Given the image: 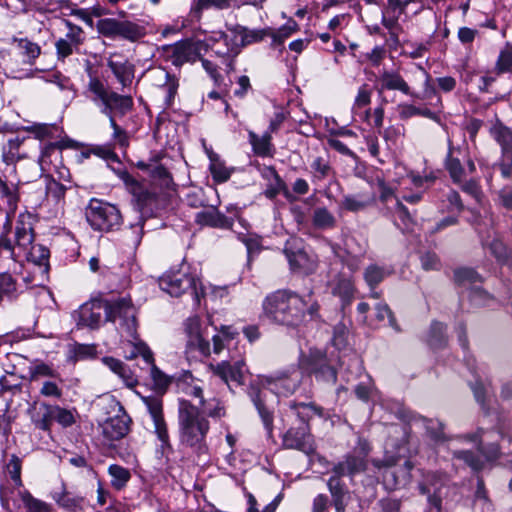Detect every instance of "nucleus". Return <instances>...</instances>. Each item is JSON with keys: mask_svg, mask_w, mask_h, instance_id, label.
Returning a JSON list of instances; mask_svg holds the SVG:
<instances>
[{"mask_svg": "<svg viewBox=\"0 0 512 512\" xmlns=\"http://www.w3.org/2000/svg\"><path fill=\"white\" fill-rule=\"evenodd\" d=\"M210 422L200 407L189 400L180 399L178 404V431L181 445L190 448L198 455L208 450L206 438Z\"/></svg>", "mask_w": 512, "mask_h": 512, "instance_id": "obj_1", "label": "nucleus"}, {"mask_svg": "<svg viewBox=\"0 0 512 512\" xmlns=\"http://www.w3.org/2000/svg\"><path fill=\"white\" fill-rule=\"evenodd\" d=\"M305 300L290 290H277L263 301L264 315L271 321L290 327L298 326L304 319Z\"/></svg>", "mask_w": 512, "mask_h": 512, "instance_id": "obj_2", "label": "nucleus"}, {"mask_svg": "<svg viewBox=\"0 0 512 512\" xmlns=\"http://www.w3.org/2000/svg\"><path fill=\"white\" fill-rule=\"evenodd\" d=\"M90 99L101 108V112L108 116L113 113L125 115L133 107L131 96L120 95L110 91L98 78H91L88 83Z\"/></svg>", "mask_w": 512, "mask_h": 512, "instance_id": "obj_3", "label": "nucleus"}, {"mask_svg": "<svg viewBox=\"0 0 512 512\" xmlns=\"http://www.w3.org/2000/svg\"><path fill=\"white\" fill-rule=\"evenodd\" d=\"M85 215L96 231L110 232L118 229L122 223L120 210L115 205L95 198L90 200Z\"/></svg>", "mask_w": 512, "mask_h": 512, "instance_id": "obj_4", "label": "nucleus"}, {"mask_svg": "<svg viewBox=\"0 0 512 512\" xmlns=\"http://www.w3.org/2000/svg\"><path fill=\"white\" fill-rule=\"evenodd\" d=\"M137 310L130 297L107 300V321H119L120 329L128 336L137 339Z\"/></svg>", "mask_w": 512, "mask_h": 512, "instance_id": "obj_5", "label": "nucleus"}, {"mask_svg": "<svg viewBox=\"0 0 512 512\" xmlns=\"http://www.w3.org/2000/svg\"><path fill=\"white\" fill-rule=\"evenodd\" d=\"M108 407L111 415L100 424V427L104 439L107 442L112 443L114 441H119L128 435L132 420L119 401L111 399Z\"/></svg>", "mask_w": 512, "mask_h": 512, "instance_id": "obj_6", "label": "nucleus"}, {"mask_svg": "<svg viewBox=\"0 0 512 512\" xmlns=\"http://www.w3.org/2000/svg\"><path fill=\"white\" fill-rule=\"evenodd\" d=\"M196 285V278L181 270L167 272L159 279V287L169 295L179 297L183 293L190 292L198 303L199 293Z\"/></svg>", "mask_w": 512, "mask_h": 512, "instance_id": "obj_7", "label": "nucleus"}, {"mask_svg": "<svg viewBox=\"0 0 512 512\" xmlns=\"http://www.w3.org/2000/svg\"><path fill=\"white\" fill-rule=\"evenodd\" d=\"M284 254L290 268L304 274H310L316 269V260L311 256L300 238H289L284 246Z\"/></svg>", "mask_w": 512, "mask_h": 512, "instance_id": "obj_8", "label": "nucleus"}, {"mask_svg": "<svg viewBox=\"0 0 512 512\" xmlns=\"http://www.w3.org/2000/svg\"><path fill=\"white\" fill-rule=\"evenodd\" d=\"M202 43L200 41L182 40L172 45L162 47V55L174 66L180 67L185 63L195 62L201 55Z\"/></svg>", "mask_w": 512, "mask_h": 512, "instance_id": "obj_9", "label": "nucleus"}, {"mask_svg": "<svg viewBox=\"0 0 512 512\" xmlns=\"http://www.w3.org/2000/svg\"><path fill=\"white\" fill-rule=\"evenodd\" d=\"M300 367L318 380L327 383H336V370L328 363L326 354L317 349H311L309 354L300 359Z\"/></svg>", "mask_w": 512, "mask_h": 512, "instance_id": "obj_10", "label": "nucleus"}, {"mask_svg": "<svg viewBox=\"0 0 512 512\" xmlns=\"http://www.w3.org/2000/svg\"><path fill=\"white\" fill-rule=\"evenodd\" d=\"M67 31L63 37L55 42L56 56L58 60H65L73 53L78 52L84 44L86 36L84 30L70 20L62 19Z\"/></svg>", "mask_w": 512, "mask_h": 512, "instance_id": "obj_11", "label": "nucleus"}, {"mask_svg": "<svg viewBox=\"0 0 512 512\" xmlns=\"http://www.w3.org/2000/svg\"><path fill=\"white\" fill-rule=\"evenodd\" d=\"M372 463L378 469L386 468L383 473V482L389 489H397L410 481L413 464L408 460L402 466L395 467L394 469L392 467L395 466L396 460L393 457L385 460L374 459Z\"/></svg>", "mask_w": 512, "mask_h": 512, "instance_id": "obj_12", "label": "nucleus"}, {"mask_svg": "<svg viewBox=\"0 0 512 512\" xmlns=\"http://www.w3.org/2000/svg\"><path fill=\"white\" fill-rule=\"evenodd\" d=\"M103 312L107 321V300L93 299L84 303L74 314L77 326L98 329L102 323Z\"/></svg>", "mask_w": 512, "mask_h": 512, "instance_id": "obj_13", "label": "nucleus"}, {"mask_svg": "<svg viewBox=\"0 0 512 512\" xmlns=\"http://www.w3.org/2000/svg\"><path fill=\"white\" fill-rule=\"evenodd\" d=\"M282 444L287 449H295L306 455H312L316 450L308 425L290 428L284 434Z\"/></svg>", "mask_w": 512, "mask_h": 512, "instance_id": "obj_14", "label": "nucleus"}, {"mask_svg": "<svg viewBox=\"0 0 512 512\" xmlns=\"http://www.w3.org/2000/svg\"><path fill=\"white\" fill-rule=\"evenodd\" d=\"M460 155H462V152L459 148L456 149L449 145L448 154L445 159V168L448 171L452 181L456 184L462 183L465 180L467 174H473L476 171L474 161L470 157H465L463 155V158L467 164V169H465L459 158Z\"/></svg>", "mask_w": 512, "mask_h": 512, "instance_id": "obj_15", "label": "nucleus"}, {"mask_svg": "<svg viewBox=\"0 0 512 512\" xmlns=\"http://www.w3.org/2000/svg\"><path fill=\"white\" fill-rule=\"evenodd\" d=\"M145 403L154 423L155 433L163 448H171L166 422L163 418L162 401L158 397H144Z\"/></svg>", "mask_w": 512, "mask_h": 512, "instance_id": "obj_16", "label": "nucleus"}, {"mask_svg": "<svg viewBox=\"0 0 512 512\" xmlns=\"http://www.w3.org/2000/svg\"><path fill=\"white\" fill-rule=\"evenodd\" d=\"M301 382V374L296 368L276 373L274 376L266 378V383L271 385L277 393L290 395L296 391Z\"/></svg>", "mask_w": 512, "mask_h": 512, "instance_id": "obj_17", "label": "nucleus"}, {"mask_svg": "<svg viewBox=\"0 0 512 512\" xmlns=\"http://www.w3.org/2000/svg\"><path fill=\"white\" fill-rule=\"evenodd\" d=\"M243 360H238L231 364L228 361H222L218 364H210L209 370L214 376L219 377L229 387L231 383L241 385L243 383Z\"/></svg>", "mask_w": 512, "mask_h": 512, "instance_id": "obj_18", "label": "nucleus"}, {"mask_svg": "<svg viewBox=\"0 0 512 512\" xmlns=\"http://www.w3.org/2000/svg\"><path fill=\"white\" fill-rule=\"evenodd\" d=\"M328 287L334 296H337L341 299L343 305H348L351 303L355 293V287L351 274L343 271L335 274L328 281Z\"/></svg>", "mask_w": 512, "mask_h": 512, "instance_id": "obj_19", "label": "nucleus"}, {"mask_svg": "<svg viewBox=\"0 0 512 512\" xmlns=\"http://www.w3.org/2000/svg\"><path fill=\"white\" fill-rule=\"evenodd\" d=\"M36 429L50 432L53 423V405L46 402H33L27 410Z\"/></svg>", "mask_w": 512, "mask_h": 512, "instance_id": "obj_20", "label": "nucleus"}, {"mask_svg": "<svg viewBox=\"0 0 512 512\" xmlns=\"http://www.w3.org/2000/svg\"><path fill=\"white\" fill-rule=\"evenodd\" d=\"M12 44L15 47L14 56L21 58L25 65L32 66L41 54V47L28 38H12Z\"/></svg>", "mask_w": 512, "mask_h": 512, "instance_id": "obj_21", "label": "nucleus"}, {"mask_svg": "<svg viewBox=\"0 0 512 512\" xmlns=\"http://www.w3.org/2000/svg\"><path fill=\"white\" fill-rule=\"evenodd\" d=\"M380 91L393 90L400 91L405 95L411 97H418V94L414 93L405 79L397 71L384 70L380 77Z\"/></svg>", "mask_w": 512, "mask_h": 512, "instance_id": "obj_22", "label": "nucleus"}, {"mask_svg": "<svg viewBox=\"0 0 512 512\" xmlns=\"http://www.w3.org/2000/svg\"><path fill=\"white\" fill-rule=\"evenodd\" d=\"M195 221L202 226L222 229H230L233 225L231 218L226 217L214 207H209L196 213Z\"/></svg>", "mask_w": 512, "mask_h": 512, "instance_id": "obj_23", "label": "nucleus"}, {"mask_svg": "<svg viewBox=\"0 0 512 512\" xmlns=\"http://www.w3.org/2000/svg\"><path fill=\"white\" fill-rule=\"evenodd\" d=\"M153 77L165 94L166 106H171L179 87L178 79L163 68L156 69L153 72Z\"/></svg>", "mask_w": 512, "mask_h": 512, "instance_id": "obj_24", "label": "nucleus"}, {"mask_svg": "<svg viewBox=\"0 0 512 512\" xmlns=\"http://www.w3.org/2000/svg\"><path fill=\"white\" fill-rule=\"evenodd\" d=\"M248 394L252 402L254 403L265 428L271 432L273 426V415L271 411L266 407L264 398L265 392L259 388L256 384H251L248 389Z\"/></svg>", "mask_w": 512, "mask_h": 512, "instance_id": "obj_25", "label": "nucleus"}, {"mask_svg": "<svg viewBox=\"0 0 512 512\" xmlns=\"http://www.w3.org/2000/svg\"><path fill=\"white\" fill-rule=\"evenodd\" d=\"M15 497L12 499L15 507L23 505L27 512H50V507L47 503L37 498H34L27 490L18 489Z\"/></svg>", "mask_w": 512, "mask_h": 512, "instance_id": "obj_26", "label": "nucleus"}, {"mask_svg": "<svg viewBox=\"0 0 512 512\" xmlns=\"http://www.w3.org/2000/svg\"><path fill=\"white\" fill-rule=\"evenodd\" d=\"M341 476L335 474L330 477L327 486L329 492L332 496L333 505L335 507L336 512H345L346 509V501L345 498L347 496V490L344 488L342 481L340 480Z\"/></svg>", "mask_w": 512, "mask_h": 512, "instance_id": "obj_27", "label": "nucleus"}, {"mask_svg": "<svg viewBox=\"0 0 512 512\" xmlns=\"http://www.w3.org/2000/svg\"><path fill=\"white\" fill-rule=\"evenodd\" d=\"M366 463L364 457L349 455L344 461L339 462L333 468V472L338 476H353L356 473L364 471Z\"/></svg>", "mask_w": 512, "mask_h": 512, "instance_id": "obj_28", "label": "nucleus"}, {"mask_svg": "<svg viewBox=\"0 0 512 512\" xmlns=\"http://www.w3.org/2000/svg\"><path fill=\"white\" fill-rule=\"evenodd\" d=\"M102 361L112 372L123 380L128 388H133L137 385V379L122 361L113 357H104Z\"/></svg>", "mask_w": 512, "mask_h": 512, "instance_id": "obj_29", "label": "nucleus"}, {"mask_svg": "<svg viewBox=\"0 0 512 512\" xmlns=\"http://www.w3.org/2000/svg\"><path fill=\"white\" fill-rule=\"evenodd\" d=\"M232 7H239L237 0H197L191 8V13L200 18L204 10H227Z\"/></svg>", "mask_w": 512, "mask_h": 512, "instance_id": "obj_30", "label": "nucleus"}, {"mask_svg": "<svg viewBox=\"0 0 512 512\" xmlns=\"http://www.w3.org/2000/svg\"><path fill=\"white\" fill-rule=\"evenodd\" d=\"M229 30L233 34L241 37L242 46H246V45H249V44H252L255 42H259V41L263 40L269 34L268 28L251 30V29H248L241 25H235V26L229 28Z\"/></svg>", "mask_w": 512, "mask_h": 512, "instance_id": "obj_31", "label": "nucleus"}, {"mask_svg": "<svg viewBox=\"0 0 512 512\" xmlns=\"http://www.w3.org/2000/svg\"><path fill=\"white\" fill-rule=\"evenodd\" d=\"M482 237V246L484 249L489 250L496 260L500 263H505L509 258V252L504 243L496 237H492L488 234L486 237Z\"/></svg>", "mask_w": 512, "mask_h": 512, "instance_id": "obj_32", "label": "nucleus"}, {"mask_svg": "<svg viewBox=\"0 0 512 512\" xmlns=\"http://www.w3.org/2000/svg\"><path fill=\"white\" fill-rule=\"evenodd\" d=\"M289 407L296 413L297 417L301 420V425H308L307 422L314 416H323V408L315 405L314 403H303L292 401Z\"/></svg>", "mask_w": 512, "mask_h": 512, "instance_id": "obj_33", "label": "nucleus"}, {"mask_svg": "<svg viewBox=\"0 0 512 512\" xmlns=\"http://www.w3.org/2000/svg\"><path fill=\"white\" fill-rule=\"evenodd\" d=\"M146 34L145 28L135 22L123 20L119 22L117 38H122L130 42L141 39Z\"/></svg>", "mask_w": 512, "mask_h": 512, "instance_id": "obj_34", "label": "nucleus"}, {"mask_svg": "<svg viewBox=\"0 0 512 512\" xmlns=\"http://www.w3.org/2000/svg\"><path fill=\"white\" fill-rule=\"evenodd\" d=\"M107 65L123 87L131 83L133 78V67L131 64L127 61H114L109 59Z\"/></svg>", "mask_w": 512, "mask_h": 512, "instance_id": "obj_35", "label": "nucleus"}, {"mask_svg": "<svg viewBox=\"0 0 512 512\" xmlns=\"http://www.w3.org/2000/svg\"><path fill=\"white\" fill-rule=\"evenodd\" d=\"M248 135L249 142L256 155L261 157L271 156L272 144L270 132H266L262 136H259L253 131H250Z\"/></svg>", "mask_w": 512, "mask_h": 512, "instance_id": "obj_36", "label": "nucleus"}, {"mask_svg": "<svg viewBox=\"0 0 512 512\" xmlns=\"http://www.w3.org/2000/svg\"><path fill=\"white\" fill-rule=\"evenodd\" d=\"M17 297L16 280L8 273H0V305L3 301L12 302Z\"/></svg>", "mask_w": 512, "mask_h": 512, "instance_id": "obj_37", "label": "nucleus"}, {"mask_svg": "<svg viewBox=\"0 0 512 512\" xmlns=\"http://www.w3.org/2000/svg\"><path fill=\"white\" fill-rule=\"evenodd\" d=\"M29 380L36 381L39 378H54L58 375L57 371L49 365L39 359H35L31 362L28 368Z\"/></svg>", "mask_w": 512, "mask_h": 512, "instance_id": "obj_38", "label": "nucleus"}, {"mask_svg": "<svg viewBox=\"0 0 512 512\" xmlns=\"http://www.w3.org/2000/svg\"><path fill=\"white\" fill-rule=\"evenodd\" d=\"M312 223L317 229H330L336 224L334 215L325 207H317L313 211Z\"/></svg>", "mask_w": 512, "mask_h": 512, "instance_id": "obj_39", "label": "nucleus"}, {"mask_svg": "<svg viewBox=\"0 0 512 512\" xmlns=\"http://www.w3.org/2000/svg\"><path fill=\"white\" fill-rule=\"evenodd\" d=\"M374 201V197L364 195H347L342 200V207L351 212L364 210Z\"/></svg>", "mask_w": 512, "mask_h": 512, "instance_id": "obj_40", "label": "nucleus"}, {"mask_svg": "<svg viewBox=\"0 0 512 512\" xmlns=\"http://www.w3.org/2000/svg\"><path fill=\"white\" fill-rule=\"evenodd\" d=\"M389 274L390 273L385 268L371 264L364 271V279L370 289L373 290Z\"/></svg>", "mask_w": 512, "mask_h": 512, "instance_id": "obj_41", "label": "nucleus"}, {"mask_svg": "<svg viewBox=\"0 0 512 512\" xmlns=\"http://www.w3.org/2000/svg\"><path fill=\"white\" fill-rule=\"evenodd\" d=\"M419 420L425 427L428 436L435 443L444 442L447 438L444 434V425L432 419H427L425 417H419Z\"/></svg>", "mask_w": 512, "mask_h": 512, "instance_id": "obj_42", "label": "nucleus"}, {"mask_svg": "<svg viewBox=\"0 0 512 512\" xmlns=\"http://www.w3.org/2000/svg\"><path fill=\"white\" fill-rule=\"evenodd\" d=\"M267 173L271 174L272 181H270L267 185V188L264 191V195L268 199H274L281 191L286 190V184L274 167H267Z\"/></svg>", "mask_w": 512, "mask_h": 512, "instance_id": "obj_43", "label": "nucleus"}, {"mask_svg": "<svg viewBox=\"0 0 512 512\" xmlns=\"http://www.w3.org/2000/svg\"><path fill=\"white\" fill-rule=\"evenodd\" d=\"M108 472L111 476V485L117 490L122 489L131 477L128 469L116 464L110 465Z\"/></svg>", "mask_w": 512, "mask_h": 512, "instance_id": "obj_44", "label": "nucleus"}, {"mask_svg": "<svg viewBox=\"0 0 512 512\" xmlns=\"http://www.w3.org/2000/svg\"><path fill=\"white\" fill-rule=\"evenodd\" d=\"M237 332L233 331L230 326H221L219 333L214 335L213 341V352L220 354L226 346V342L234 339Z\"/></svg>", "mask_w": 512, "mask_h": 512, "instance_id": "obj_45", "label": "nucleus"}, {"mask_svg": "<svg viewBox=\"0 0 512 512\" xmlns=\"http://www.w3.org/2000/svg\"><path fill=\"white\" fill-rule=\"evenodd\" d=\"M210 161V171L213 179L218 183L226 182L230 178L232 170L227 168L216 155H210Z\"/></svg>", "mask_w": 512, "mask_h": 512, "instance_id": "obj_46", "label": "nucleus"}, {"mask_svg": "<svg viewBox=\"0 0 512 512\" xmlns=\"http://www.w3.org/2000/svg\"><path fill=\"white\" fill-rule=\"evenodd\" d=\"M22 144V140L19 137H15L13 139H9L7 145L3 147L2 158L6 164L14 163L21 158L22 155L19 153L20 145Z\"/></svg>", "mask_w": 512, "mask_h": 512, "instance_id": "obj_47", "label": "nucleus"}, {"mask_svg": "<svg viewBox=\"0 0 512 512\" xmlns=\"http://www.w3.org/2000/svg\"><path fill=\"white\" fill-rule=\"evenodd\" d=\"M15 238L18 247L27 248L34 240L32 228L26 226L23 222H17Z\"/></svg>", "mask_w": 512, "mask_h": 512, "instance_id": "obj_48", "label": "nucleus"}, {"mask_svg": "<svg viewBox=\"0 0 512 512\" xmlns=\"http://www.w3.org/2000/svg\"><path fill=\"white\" fill-rule=\"evenodd\" d=\"M120 20L115 18L100 19L96 23L97 31L107 38H117L118 26Z\"/></svg>", "mask_w": 512, "mask_h": 512, "instance_id": "obj_49", "label": "nucleus"}, {"mask_svg": "<svg viewBox=\"0 0 512 512\" xmlns=\"http://www.w3.org/2000/svg\"><path fill=\"white\" fill-rule=\"evenodd\" d=\"M198 351L201 356L207 357L211 353L210 343L205 340L202 335L188 338L186 345V353Z\"/></svg>", "mask_w": 512, "mask_h": 512, "instance_id": "obj_50", "label": "nucleus"}, {"mask_svg": "<svg viewBox=\"0 0 512 512\" xmlns=\"http://www.w3.org/2000/svg\"><path fill=\"white\" fill-rule=\"evenodd\" d=\"M53 420L64 428L72 426L76 421L72 410L58 405H53Z\"/></svg>", "mask_w": 512, "mask_h": 512, "instance_id": "obj_51", "label": "nucleus"}, {"mask_svg": "<svg viewBox=\"0 0 512 512\" xmlns=\"http://www.w3.org/2000/svg\"><path fill=\"white\" fill-rule=\"evenodd\" d=\"M402 14L400 12H388L383 9L382 11V24L388 29L391 36H397V32L400 30L399 18Z\"/></svg>", "mask_w": 512, "mask_h": 512, "instance_id": "obj_52", "label": "nucleus"}, {"mask_svg": "<svg viewBox=\"0 0 512 512\" xmlns=\"http://www.w3.org/2000/svg\"><path fill=\"white\" fill-rule=\"evenodd\" d=\"M453 456L463 460L473 470L478 471L483 467V461L479 456L468 450L454 451Z\"/></svg>", "mask_w": 512, "mask_h": 512, "instance_id": "obj_53", "label": "nucleus"}, {"mask_svg": "<svg viewBox=\"0 0 512 512\" xmlns=\"http://www.w3.org/2000/svg\"><path fill=\"white\" fill-rule=\"evenodd\" d=\"M311 169L316 180H323L332 170L329 162L323 157H316L311 163Z\"/></svg>", "mask_w": 512, "mask_h": 512, "instance_id": "obj_54", "label": "nucleus"}, {"mask_svg": "<svg viewBox=\"0 0 512 512\" xmlns=\"http://www.w3.org/2000/svg\"><path fill=\"white\" fill-rule=\"evenodd\" d=\"M499 74L510 71L512 68V47L506 46L499 53L495 66Z\"/></svg>", "mask_w": 512, "mask_h": 512, "instance_id": "obj_55", "label": "nucleus"}, {"mask_svg": "<svg viewBox=\"0 0 512 512\" xmlns=\"http://www.w3.org/2000/svg\"><path fill=\"white\" fill-rule=\"evenodd\" d=\"M201 411L204 412V415L208 419V417L212 419H220L225 416V407L222 403L216 399H213L208 404L206 403L204 407L199 406Z\"/></svg>", "mask_w": 512, "mask_h": 512, "instance_id": "obj_56", "label": "nucleus"}, {"mask_svg": "<svg viewBox=\"0 0 512 512\" xmlns=\"http://www.w3.org/2000/svg\"><path fill=\"white\" fill-rule=\"evenodd\" d=\"M455 280L460 285L466 283L475 284L480 281V276L476 271L470 268H461L455 271Z\"/></svg>", "mask_w": 512, "mask_h": 512, "instance_id": "obj_57", "label": "nucleus"}, {"mask_svg": "<svg viewBox=\"0 0 512 512\" xmlns=\"http://www.w3.org/2000/svg\"><path fill=\"white\" fill-rule=\"evenodd\" d=\"M268 29H269L268 36H270L272 38L273 43L281 44L285 41V39L290 37L292 35V33L296 30V24L293 23L292 26L284 25L281 28H279L277 31H274L271 28H268Z\"/></svg>", "mask_w": 512, "mask_h": 512, "instance_id": "obj_58", "label": "nucleus"}, {"mask_svg": "<svg viewBox=\"0 0 512 512\" xmlns=\"http://www.w3.org/2000/svg\"><path fill=\"white\" fill-rule=\"evenodd\" d=\"M376 317L380 321H382L385 318H387L388 321H389V325L391 327H393L396 331H400V329H399V327L397 325L396 319H395L391 309L389 308V306L387 304L379 303L376 306Z\"/></svg>", "mask_w": 512, "mask_h": 512, "instance_id": "obj_59", "label": "nucleus"}, {"mask_svg": "<svg viewBox=\"0 0 512 512\" xmlns=\"http://www.w3.org/2000/svg\"><path fill=\"white\" fill-rule=\"evenodd\" d=\"M445 326L440 322H434L431 325V336L429 343L433 347H440L444 343Z\"/></svg>", "mask_w": 512, "mask_h": 512, "instance_id": "obj_60", "label": "nucleus"}, {"mask_svg": "<svg viewBox=\"0 0 512 512\" xmlns=\"http://www.w3.org/2000/svg\"><path fill=\"white\" fill-rule=\"evenodd\" d=\"M134 196L140 209L150 207L156 201V195L145 189H139Z\"/></svg>", "mask_w": 512, "mask_h": 512, "instance_id": "obj_61", "label": "nucleus"}, {"mask_svg": "<svg viewBox=\"0 0 512 512\" xmlns=\"http://www.w3.org/2000/svg\"><path fill=\"white\" fill-rule=\"evenodd\" d=\"M8 471L12 480L18 485H22L21 481V461L17 456H12L8 463Z\"/></svg>", "mask_w": 512, "mask_h": 512, "instance_id": "obj_62", "label": "nucleus"}, {"mask_svg": "<svg viewBox=\"0 0 512 512\" xmlns=\"http://www.w3.org/2000/svg\"><path fill=\"white\" fill-rule=\"evenodd\" d=\"M371 102V92L367 89L366 85L359 88L357 96L354 101V109H361L366 107Z\"/></svg>", "mask_w": 512, "mask_h": 512, "instance_id": "obj_63", "label": "nucleus"}, {"mask_svg": "<svg viewBox=\"0 0 512 512\" xmlns=\"http://www.w3.org/2000/svg\"><path fill=\"white\" fill-rule=\"evenodd\" d=\"M55 499L60 506L71 510L79 507L82 501V498L72 497L68 493H63Z\"/></svg>", "mask_w": 512, "mask_h": 512, "instance_id": "obj_64", "label": "nucleus"}]
</instances>
